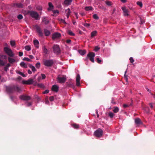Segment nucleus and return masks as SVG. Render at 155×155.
I'll list each match as a JSON object with an SVG mask.
<instances>
[{
	"instance_id": "nucleus-29",
	"label": "nucleus",
	"mask_w": 155,
	"mask_h": 155,
	"mask_svg": "<svg viewBox=\"0 0 155 155\" xmlns=\"http://www.w3.org/2000/svg\"><path fill=\"white\" fill-rule=\"evenodd\" d=\"M20 65L21 67L24 68H27V65L23 61L21 62L20 63Z\"/></svg>"
},
{
	"instance_id": "nucleus-21",
	"label": "nucleus",
	"mask_w": 155,
	"mask_h": 155,
	"mask_svg": "<svg viewBox=\"0 0 155 155\" xmlns=\"http://www.w3.org/2000/svg\"><path fill=\"white\" fill-rule=\"evenodd\" d=\"M72 1V0H65L64 2V4L67 5H70Z\"/></svg>"
},
{
	"instance_id": "nucleus-16",
	"label": "nucleus",
	"mask_w": 155,
	"mask_h": 155,
	"mask_svg": "<svg viewBox=\"0 0 155 155\" xmlns=\"http://www.w3.org/2000/svg\"><path fill=\"white\" fill-rule=\"evenodd\" d=\"M80 77L79 74H78L77 75L76 78V85L79 86L80 85Z\"/></svg>"
},
{
	"instance_id": "nucleus-23",
	"label": "nucleus",
	"mask_w": 155,
	"mask_h": 155,
	"mask_svg": "<svg viewBox=\"0 0 155 155\" xmlns=\"http://www.w3.org/2000/svg\"><path fill=\"white\" fill-rule=\"evenodd\" d=\"M44 32L46 36H48L50 34V32L49 31L46 29H44Z\"/></svg>"
},
{
	"instance_id": "nucleus-41",
	"label": "nucleus",
	"mask_w": 155,
	"mask_h": 155,
	"mask_svg": "<svg viewBox=\"0 0 155 155\" xmlns=\"http://www.w3.org/2000/svg\"><path fill=\"white\" fill-rule=\"evenodd\" d=\"M17 17L19 20L22 19L23 18V16L21 14L18 15Z\"/></svg>"
},
{
	"instance_id": "nucleus-60",
	"label": "nucleus",
	"mask_w": 155,
	"mask_h": 155,
	"mask_svg": "<svg viewBox=\"0 0 155 155\" xmlns=\"http://www.w3.org/2000/svg\"><path fill=\"white\" fill-rule=\"evenodd\" d=\"M66 42L67 43L70 44L71 42V40L70 39H67L66 40Z\"/></svg>"
},
{
	"instance_id": "nucleus-4",
	"label": "nucleus",
	"mask_w": 155,
	"mask_h": 155,
	"mask_svg": "<svg viewBox=\"0 0 155 155\" xmlns=\"http://www.w3.org/2000/svg\"><path fill=\"white\" fill-rule=\"evenodd\" d=\"M4 50L5 53L10 57H12L14 56V54L12 52V50L7 47L4 48Z\"/></svg>"
},
{
	"instance_id": "nucleus-58",
	"label": "nucleus",
	"mask_w": 155,
	"mask_h": 155,
	"mask_svg": "<svg viewBox=\"0 0 155 155\" xmlns=\"http://www.w3.org/2000/svg\"><path fill=\"white\" fill-rule=\"evenodd\" d=\"M23 55V53L22 52H19V56L20 57L22 56Z\"/></svg>"
},
{
	"instance_id": "nucleus-44",
	"label": "nucleus",
	"mask_w": 155,
	"mask_h": 155,
	"mask_svg": "<svg viewBox=\"0 0 155 155\" xmlns=\"http://www.w3.org/2000/svg\"><path fill=\"white\" fill-rule=\"evenodd\" d=\"M137 4L139 5L140 7H142L143 6L142 3L141 2H137Z\"/></svg>"
},
{
	"instance_id": "nucleus-10",
	"label": "nucleus",
	"mask_w": 155,
	"mask_h": 155,
	"mask_svg": "<svg viewBox=\"0 0 155 155\" xmlns=\"http://www.w3.org/2000/svg\"><path fill=\"white\" fill-rule=\"evenodd\" d=\"M121 9L123 11L124 15L125 16H128L129 15V10L127 9L125 7H122Z\"/></svg>"
},
{
	"instance_id": "nucleus-25",
	"label": "nucleus",
	"mask_w": 155,
	"mask_h": 155,
	"mask_svg": "<svg viewBox=\"0 0 155 155\" xmlns=\"http://www.w3.org/2000/svg\"><path fill=\"white\" fill-rule=\"evenodd\" d=\"M48 5L49 7V8H48V10H51L53 9L54 6L51 2L48 3Z\"/></svg>"
},
{
	"instance_id": "nucleus-27",
	"label": "nucleus",
	"mask_w": 155,
	"mask_h": 155,
	"mask_svg": "<svg viewBox=\"0 0 155 155\" xmlns=\"http://www.w3.org/2000/svg\"><path fill=\"white\" fill-rule=\"evenodd\" d=\"M97 33V31H92L91 33V37L92 38L96 36Z\"/></svg>"
},
{
	"instance_id": "nucleus-19",
	"label": "nucleus",
	"mask_w": 155,
	"mask_h": 155,
	"mask_svg": "<svg viewBox=\"0 0 155 155\" xmlns=\"http://www.w3.org/2000/svg\"><path fill=\"white\" fill-rule=\"evenodd\" d=\"M143 110L145 112L147 113H150V110L148 107L146 106H144L143 107Z\"/></svg>"
},
{
	"instance_id": "nucleus-46",
	"label": "nucleus",
	"mask_w": 155,
	"mask_h": 155,
	"mask_svg": "<svg viewBox=\"0 0 155 155\" xmlns=\"http://www.w3.org/2000/svg\"><path fill=\"white\" fill-rule=\"evenodd\" d=\"M100 48L97 46H95L94 48V51H97Z\"/></svg>"
},
{
	"instance_id": "nucleus-18",
	"label": "nucleus",
	"mask_w": 155,
	"mask_h": 155,
	"mask_svg": "<svg viewBox=\"0 0 155 155\" xmlns=\"http://www.w3.org/2000/svg\"><path fill=\"white\" fill-rule=\"evenodd\" d=\"M42 22L44 23L45 24L47 25L49 23V20L46 17H43L42 18Z\"/></svg>"
},
{
	"instance_id": "nucleus-36",
	"label": "nucleus",
	"mask_w": 155,
	"mask_h": 155,
	"mask_svg": "<svg viewBox=\"0 0 155 155\" xmlns=\"http://www.w3.org/2000/svg\"><path fill=\"white\" fill-rule=\"evenodd\" d=\"M72 126L75 129H78L79 128V125L76 124H72Z\"/></svg>"
},
{
	"instance_id": "nucleus-31",
	"label": "nucleus",
	"mask_w": 155,
	"mask_h": 155,
	"mask_svg": "<svg viewBox=\"0 0 155 155\" xmlns=\"http://www.w3.org/2000/svg\"><path fill=\"white\" fill-rule=\"evenodd\" d=\"M119 110V108L117 107H114V109L113 110V112L115 113H117L118 112Z\"/></svg>"
},
{
	"instance_id": "nucleus-33",
	"label": "nucleus",
	"mask_w": 155,
	"mask_h": 155,
	"mask_svg": "<svg viewBox=\"0 0 155 155\" xmlns=\"http://www.w3.org/2000/svg\"><path fill=\"white\" fill-rule=\"evenodd\" d=\"M67 86L73 88L75 87V86L74 85L73 83L72 82H71L69 84H67Z\"/></svg>"
},
{
	"instance_id": "nucleus-22",
	"label": "nucleus",
	"mask_w": 155,
	"mask_h": 155,
	"mask_svg": "<svg viewBox=\"0 0 155 155\" xmlns=\"http://www.w3.org/2000/svg\"><path fill=\"white\" fill-rule=\"evenodd\" d=\"M14 6L19 8H22L23 7V5L21 3H15L14 4Z\"/></svg>"
},
{
	"instance_id": "nucleus-24",
	"label": "nucleus",
	"mask_w": 155,
	"mask_h": 155,
	"mask_svg": "<svg viewBox=\"0 0 155 155\" xmlns=\"http://www.w3.org/2000/svg\"><path fill=\"white\" fill-rule=\"evenodd\" d=\"M8 61L10 63L12 64L15 61V60L13 58L9 57L8 58Z\"/></svg>"
},
{
	"instance_id": "nucleus-12",
	"label": "nucleus",
	"mask_w": 155,
	"mask_h": 155,
	"mask_svg": "<svg viewBox=\"0 0 155 155\" xmlns=\"http://www.w3.org/2000/svg\"><path fill=\"white\" fill-rule=\"evenodd\" d=\"M19 98L21 100L25 101H28L31 99L30 97L25 95L20 96L19 97Z\"/></svg>"
},
{
	"instance_id": "nucleus-3",
	"label": "nucleus",
	"mask_w": 155,
	"mask_h": 155,
	"mask_svg": "<svg viewBox=\"0 0 155 155\" xmlns=\"http://www.w3.org/2000/svg\"><path fill=\"white\" fill-rule=\"evenodd\" d=\"M28 13L32 18L36 20H38L39 15L37 12L34 11H29Z\"/></svg>"
},
{
	"instance_id": "nucleus-30",
	"label": "nucleus",
	"mask_w": 155,
	"mask_h": 155,
	"mask_svg": "<svg viewBox=\"0 0 155 155\" xmlns=\"http://www.w3.org/2000/svg\"><path fill=\"white\" fill-rule=\"evenodd\" d=\"M29 67L31 69L33 72H35L36 71L35 67L31 64H29Z\"/></svg>"
},
{
	"instance_id": "nucleus-56",
	"label": "nucleus",
	"mask_w": 155,
	"mask_h": 155,
	"mask_svg": "<svg viewBox=\"0 0 155 155\" xmlns=\"http://www.w3.org/2000/svg\"><path fill=\"white\" fill-rule=\"evenodd\" d=\"M84 26H85V27H88L90 26V24H89L85 23L84 24Z\"/></svg>"
},
{
	"instance_id": "nucleus-42",
	"label": "nucleus",
	"mask_w": 155,
	"mask_h": 155,
	"mask_svg": "<svg viewBox=\"0 0 155 155\" xmlns=\"http://www.w3.org/2000/svg\"><path fill=\"white\" fill-rule=\"evenodd\" d=\"M68 34L72 36H74L75 35L74 34L71 30H69L68 31Z\"/></svg>"
},
{
	"instance_id": "nucleus-48",
	"label": "nucleus",
	"mask_w": 155,
	"mask_h": 155,
	"mask_svg": "<svg viewBox=\"0 0 155 155\" xmlns=\"http://www.w3.org/2000/svg\"><path fill=\"white\" fill-rule=\"evenodd\" d=\"M114 114L111 112H110L109 113V116L110 118H112L114 116Z\"/></svg>"
},
{
	"instance_id": "nucleus-38",
	"label": "nucleus",
	"mask_w": 155,
	"mask_h": 155,
	"mask_svg": "<svg viewBox=\"0 0 155 155\" xmlns=\"http://www.w3.org/2000/svg\"><path fill=\"white\" fill-rule=\"evenodd\" d=\"M10 43L11 45L12 46H15V41H10Z\"/></svg>"
},
{
	"instance_id": "nucleus-37",
	"label": "nucleus",
	"mask_w": 155,
	"mask_h": 155,
	"mask_svg": "<svg viewBox=\"0 0 155 155\" xmlns=\"http://www.w3.org/2000/svg\"><path fill=\"white\" fill-rule=\"evenodd\" d=\"M23 60L24 61H28V62H31L32 61L29 58H26V57L24 58H23Z\"/></svg>"
},
{
	"instance_id": "nucleus-14",
	"label": "nucleus",
	"mask_w": 155,
	"mask_h": 155,
	"mask_svg": "<svg viewBox=\"0 0 155 155\" xmlns=\"http://www.w3.org/2000/svg\"><path fill=\"white\" fill-rule=\"evenodd\" d=\"M61 36V34L59 33L56 32L54 33L52 35V38L53 39L58 38Z\"/></svg>"
},
{
	"instance_id": "nucleus-49",
	"label": "nucleus",
	"mask_w": 155,
	"mask_h": 155,
	"mask_svg": "<svg viewBox=\"0 0 155 155\" xmlns=\"http://www.w3.org/2000/svg\"><path fill=\"white\" fill-rule=\"evenodd\" d=\"M97 62L99 64L101 63V59H100L99 58H97Z\"/></svg>"
},
{
	"instance_id": "nucleus-28",
	"label": "nucleus",
	"mask_w": 155,
	"mask_h": 155,
	"mask_svg": "<svg viewBox=\"0 0 155 155\" xmlns=\"http://www.w3.org/2000/svg\"><path fill=\"white\" fill-rule=\"evenodd\" d=\"M92 9L93 8L91 6H87L84 8V9L87 11L92 10Z\"/></svg>"
},
{
	"instance_id": "nucleus-15",
	"label": "nucleus",
	"mask_w": 155,
	"mask_h": 155,
	"mask_svg": "<svg viewBox=\"0 0 155 155\" xmlns=\"http://www.w3.org/2000/svg\"><path fill=\"white\" fill-rule=\"evenodd\" d=\"M58 89L59 87L56 85H54L52 87L51 90L52 91L57 92H58Z\"/></svg>"
},
{
	"instance_id": "nucleus-64",
	"label": "nucleus",
	"mask_w": 155,
	"mask_h": 155,
	"mask_svg": "<svg viewBox=\"0 0 155 155\" xmlns=\"http://www.w3.org/2000/svg\"><path fill=\"white\" fill-rule=\"evenodd\" d=\"M150 94L152 95L153 96L154 98L155 99V94H153L151 92H150Z\"/></svg>"
},
{
	"instance_id": "nucleus-63",
	"label": "nucleus",
	"mask_w": 155,
	"mask_h": 155,
	"mask_svg": "<svg viewBox=\"0 0 155 155\" xmlns=\"http://www.w3.org/2000/svg\"><path fill=\"white\" fill-rule=\"evenodd\" d=\"M61 21L62 22V23H64V24H66V22H65V20H63V19H61Z\"/></svg>"
},
{
	"instance_id": "nucleus-50",
	"label": "nucleus",
	"mask_w": 155,
	"mask_h": 155,
	"mask_svg": "<svg viewBox=\"0 0 155 155\" xmlns=\"http://www.w3.org/2000/svg\"><path fill=\"white\" fill-rule=\"evenodd\" d=\"M129 60H130V62L131 63H133L134 61V60L133 59L132 57H130V58Z\"/></svg>"
},
{
	"instance_id": "nucleus-47",
	"label": "nucleus",
	"mask_w": 155,
	"mask_h": 155,
	"mask_svg": "<svg viewBox=\"0 0 155 155\" xmlns=\"http://www.w3.org/2000/svg\"><path fill=\"white\" fill-rule=\"evenodd\" d=\"M35 66L36 68H39L40 67V62H38L35 64Z\"/></svg>"
},
{
	"instance_id": "nucleus-5",
	"label": "nucleus",
	"mask_w": 155,
	"mask_h": 155,
	"mask_svg": "<svg viewBox=\"0 0 155 155\" xmlns=\"http://www.w3.org/2000/svg\"><path fill=\"white\" fill-rule=\"evenodd\" d=\"M95 56V54L93 52H89L87 55V58H89L90 60L93 63H94V58Z\"/></svg>"
},
{
	"instance_id": "nucleus-51",
	"label": "nucleus",
	"mask_w": 155,
	"mask_h": 155,
	"mask_svg": "<svg viewBox=\"0 0 155 155\" xmlns=\"http://www.w3.org/2000/svg\"><path fill=\"white\" fill-rule=\"evenodd\" d=\"M54 97L53 96H51L49 97V100L50 101H52L54 100Z\"/></svg>"
},
{
	"instance_id": "nucleus-52",
	"label": "nucleus",
	"mask_w": 155,
	"mask_h": 155,
	"mask_svg": "<svg viewBox=\"0 0 155 155\" xmlns=\"http://www.w3.org/2000/svg\"><path fill=\"white\" fill-rule=\"evenodd\" d=\"M41 75L42 76V79H44L45 78L46 76L44 74H41Z\"/></svg>"
},
{
	"instance_id": "nucleus-59",
	"label": "nucleus",
	"mask_w": 155,
	"mask_h": 155,
	"mask_svg": "<svg viewBox=\"0 0 155 155\" xmlns=\"http://www.w3.org/2000/svg\"><path fill=\"white\" fill-rule=\"evenodd\" d=\"M8 70V68L6 66L4 67V70L6 71Z\"/></svg>"
},
{
	"instance_id": "nucleus-8",
	"label": "nucleus",
	"mask_w": 155,
	"mask_h": 155,
	"mask_svg": "<svg viewBox=\"0 0 155 155\" xmlns=\"http://www.w3.org/2000/svg\"><path fill=\"white\" fill-rule=\"evenodd\" d=\"M53 48L54 53L59 54L60 52V49L58 45H54L53 47Z\"/></svg>"
},
{
	"instance_id": "nucleus-62",
	"label": "nucleus",
	"mask_w": 155,
	"mask_h": 155,
	"mask_svg": "<svg viewBox=\"0 0 155 155\" xmlns=\"http://www.w3.org/2000/svg\"><path fill=\"white\" fill-rule=\"evenodd\" d=\"M28 56L31 59H33L34 58V56L32 55H30Z\"/></svg>"
},
{
	"instance_id": "nucleus-40",
	"label": "nucleus",
	"mask_w": 155,
	"mask_h": 155,
	"mask_svg": "<svg viewBox=\"0 0 155 155\" xmlns=\"http://www.w3.org/2000/svg\"><path fill=\"white\" fill-rule=\"evenodd\" d=\"M93 18L97 20L99 19V17L97 14H94L93 15Z\"/></svg>"
},
{
	"instance_id": "nucleus-61",
	"label": "nucleus",
	"mask_w": 155,
	"mask_h": 155,
	"mask_svg": "<svg viewBox=\"0 0 155 155\" xmlns=\"http://www.w3.org/2000/svg\"><path fill=\"white\" fill-rule=\"evenodd\" d=\"M129 105L128 104H124L123 105V106L124 108H126L128 107H129Z\"/></svg>"
},
{
	"instance_id": "nucleus-1",
	"label": "nucleus",
	"mask_w": 155,
	"mask_h": 155,
	"mask_svg": "<svg viewBox=\"0 0 155 155\" xmlns=\"http://www.w3.org/2000/svg\"><path fill=\"white\" fill-rule=\"evenodd\" d=\"M7 92L8 93H12L15 91L20 92L21 91V88L17 86L13 85L7 86L6 87Z\"/></svg>"
},
{
	"instance_id": "nucleus-54",
	"label": "nucleus",
	"mask_w": 155,
	"mask_h": 155,
	"mask_svg": "<svg viewBox=\"0 0 155 155\" xmlns=\"http://www.w3.org/2000/svg\"><path fill=\"white\" fill-rule=\"evenodd\" d=\"M126 72H127V71H126L125 72V74L124 75V78L125 79L126 81H127V76L126 75Z\"/></svg>"
},
{
	"instance_id": "nucleus-55",
	"label": "nucleus",
	"mask_w": 155,
	"mask_h": 155,
	"mask_svg": "<svg viewBox=\"0 0 155 155\" xmlns=\"http://www.w3.org/2000/svg\"><path fill=\"white\" fill-rule=\"evenodd\" d=\"M37 9L39 11H41L42 10V7L40 6H38L37 7Z\"/></svg>"
},
{
	"instance_id": "nucleus-35",
	"label": "nucleus",
	"mask_w": 155,
	"mask_h": 155,
	"mask_svg": "<svg viewBox=\"0 0 155 155\" xmlns=\"http://www.w3.org/2000/svg\"><path fill=\"white\" fill-rule=\"evenodd\" d=\"M43 50L44 52L46 54H48V49L45 48V46L43 47Z\"/></svg>"
},
{
	"instance_id": "nucleus-20",
	"label": "nucleus",
	"mask_w": 155,
	"mask_h": 155,
	"mask_svg": "<svg viewBox=\"0 0 155 155\" xmlns=\"http://www.w3.org/2000/svg\"><path fill=\"white\" fill-rule=\"evenodd\" d=\"M34 43L35 47L38 48L39 46V43L38 40H35L34 41Z\"/></svg>"
},
{
	"instance_id": "nucleus-43",
	"label": "nucleus",
	"mask_w": 155,
	"mask_h": 155,
	"mask_svg": "<svg viewBox=\"0 0 155 155\" xmlns=\"http://www.w3.org/2000/svg\"><path fill=\"white\" fill-rule=\"evenodd\" d=\"M17 73L18 74L21 75L23 77H25L26 76L22 72H21L18 71Z\"/></svg>"
},
{
	"instance_id": "nucleus-45",
	"label": "nucleus",
	"mask_w": 155,
	"mask_h": 155,
	"mask_svg": "<svg viewBox=\"0 0 155 155\" xmlns=\"http://www.w3.org/2000/svg\"><path fill=\"white\" fill-rule=\"evenodd\" d=\"M37 86L41 88H43L44 87V85L43 84H42L39 83V84H37Z\"/></svg>"
},
{
	"instance_id": "nucleus-39",
	"label": "nucleus",
	"mask_w": 155,
	"mask_h": 155,
	"mask_svg": "<svg viewBox=\"0 0 155 155\" xmlns=\"http://www.w3.org/2000/svg\"><path fill=\"white\" fill-rule=\"evenodd\" d=\"M106 4L108 6H111L112 5L111 2L109 1H106Z\"/></svg>"
},
{
	"instance_id": "nucleus-53",
	"label": "nucleus",
	"mask_w": 155,
	"mask_h": 155,
	"mask_svg": "<svg viewBox=\"0 0 155 155\" xmlns=\"http://www.w3.org/2000/svg\"><path fill=\"white\" fill-rule=\"evenodd\" d=\"M53 13L54 14L59 13V12L57 10H54L53 11Z\"/></svg>"
},
{
	"instance_id": "nucleus-34",
	"label": "nucleus",
	"mask_w": 155,
	"mask_h": 155,
	"mask_svg": "<svg viewBox=\"0 0 155 155\" xmlns=\"http://www.w3.org/2000/svg\"><path fill=\"white\" fill-rule=\"evenodd\" d=\"M25 48L26 50H27L28 51H29L31 50V47L29 45L26 46L25 47Z\"/></svg>"
},
{
	"instance_id": "nucleus-2",
	"label": "nucleus",
	"mask_w": 155,
	"mask_h": 155,
	"mask_svg": "<svg viewBox=\"0 0 155 155\" xmlns=\"http://www.w3.org/2000/svg\"><path fill=\"white\" fill-rule=\"evenodd\" d=\"M43 61L44 65L48 67H50L52 66L54 63V61L51 59H44Z\"/></svg>"
},
{
	"instance_id": "nucleus-17",
	"label": "nucleus",
	"mask_w": 155,
	"mask_h": 155,
	"mask_svg": "<svg viewBox=\"0 0 155 155\" xmlns=\"http://www.w3.org/2000/svg\"><path fill=\"white\" fill-rule=\"evenodd\" d=\"M135 122L137 124H141L143 123L139 118H136L135 119Z\"/></svg>"
},
{
	"instance_id": "nucleus-6",
	"label": "nucleus",
	"mask_w": 155,
	"mask_h": 155,
	"mask_svg": "<svg viewBox=\"0 0 155 155\" xmlns=\"http://www.w3.org/2000/svg\"><path fill=\"white\" fill-rule=\"evenodd\" d=\"M103 131L101 129H98L94 133V135L97 137H100L103 135Z\"/></svg>"
},
{
	"instance_id": "nucleus-57",
	"label": "nucleus",
	"mask_w": 155,
	"mask_h": 155,
	"mask_svg": "<svg viewBox=\"0 0 155 155\" xmlns=\"http://www.w3.org/2000/svg\"><path fill=\"white\" fill-rule=\"evenodd\" d=\"M49 90H46L45 91L43 92V94H45L48 93Z\"/></svg>"
},
{
	"instance_id": "nucleus-26",
	"label": "nucleus",
	"mask_w": 155,
	"mask_h": 155,
	"mask_svg": "<svg viewBox=\"0 0 155 155\" xmlns=\"http://www.w3.org/2000/svg\"><path fill=\"white\" fill-rule=\"evenodd\" d=\"M86 51L85 50H80L79 51V53L82 55H84L86 53Z\"/></svg>"
},
{
	"instance_id": "nucleus-11",
	"label": "nucleus",
	"mask_w": 155,
	"mask_h": 155,
	"mask_svg": "<svg viewBox=\"0 0 155 155\" xmlns=\"http://www.w3.org/2000/svg\"><path fill=\"white\" fill-rule=\"evenodd\" d=\"M6 58L7 56L6 55H0V65L3 66L5 64V62L3 60H2L1 59L3 58L4 59H6Z\"/></svg>"
},
{
	"instance_id": "nucleus-32",
	"label": "nucleus",
	"mask_w": 155,
	"mask_h": 155,
	"mask_svg": "<svg viewBox=\"0 0 155 155\" xmlns=\"http://www.w3.org/2000/svg\"><path fill=\"white\" fill-rule=\"evenodd\" d=\"M65 12L66 13V15H70L71 13V12L69 8H68L65 11Z\"/></svg>"
},
{
	"instance_id": "nucleus-13",
	"label": "nucleus",
	"mask_w": 155,
	"mask_h": 155,
	"mask_svg": "<svg viewBox=\"0 0 155 155\" xmlns=\"http://www.w3.org/2000/svg\"><path fill=\"white\" fill-rule=\"evenodd\" d=\"M36 29L37 31L38 34L39 36L41 37H42L43 36V34L40 28L39 27L37 26L36 27Z\"/></svg>"
},
{
	"instance_id": "nucleus-9",
	"label": "nucleus",
	"mask_w": 155,
	"mask_h": 155,
	"mask_svg": "<svg viewBox=\"0 0 155 155\" xmlns=\"http://www.w3.org/2000/svg\"><path fill=\"white\" fill-rule=\"evenodd\" d=\"M33 82V80L32 79H29L27 81L23 80L22 81V83L25 84H31Z\"/></svg>"
},
{
	"instance_id": "nucleus-7",
	"label": "nucleus",
	"mask_w": 155,
	"mask_h": 155,
	"mask_svg": "<svg viewBox=\"0 0 155 155\" xmlns=\"http://www.w3.org/2000/svg\"><path fill=\"white\" fill-rule=\"evenodd\" d=\"M57 80L58 81L61 83H64L66 80V78L65 76L62 77H61L60 75H58L57 78Z\"/></svg>"
}]
</instances>
